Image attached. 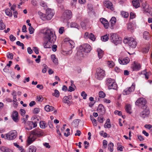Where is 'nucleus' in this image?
I'll use <instances>...</instances> for the list:
<instances>
[{"mask_svg":"<svg viewBox=\"0 0 152 152\" xmlns=\"http://www.w3.org/2000/svg\"><path fill=\"white\" fill-rule=\"evenodd\" d=\"M38 13L40 18L43 20L46 19L47 20L51 19L54 14L53 10L49 8L46 9L45 14H43L40 12H38Z\"/></svg>","mask_w":152,"mask_h":152,"instance_id":"obj_1","label":"nucleus"},{"mask_svg":"<svg viewBox=\"0 0 152 152\" xmlns=\"http://www.w3.org/2000/svg\"><path fill=\"white\" fill-rule=\"evenodd\" d=\"M45 40L48 41L51 43H54L56 37L54 32L51 29L46 30L45 33Z\"/></svg>","mask_w":152,"mask_h":152,"instance_id":"obj_2","label":"nucleus"},{"mask_svg":"<svg viewBox=\"0 0 152 152\" xmlns=\"http://www.w3.org/2000/svg\"><path fill=\"white\" fill-rule=\"evenodd\" d=\"M110 38L111 42L117 45L121 42V38L116 33L110 34Z\"/></svg>","mask_w":152,"mask_h":152,"instance_id":"obj_3","label":"nucleus"},{"mask_svg":"<svg viewBox=\"0 0 152 152\" xmlns=\"http://www.w3.org/2000/svg\"><path fill=\"white\" fill-rule=\"evenodd\" d=\"M106 83L109 89L117 90L118 89L117 85L114 80H113L111 78H107Z\"/></svg>","mask_w":152,"mask_h":152,"instance_id":"obj_4","label":"nucleus"},{"mask_svg":"<svg viewBox=\"0 0 152 152\" xmlns=\"http://www.w3.org/2000/svg\"><path fill=\"white\" fill-rule=\"evenodd\" d=\"M105 76V71L100 69H97L95 74V78L99 80H102Z\"/></svg>","mask_w":152,"mask_h":152,"instance_id":"obj_5","label":"nucleus"},{"mask_svg":"<svg viewBox=\"0 0 152 152\" xmlns=\"http://www.w3.org/2000/svg\"><path fill=\"white\" fill-rule=\"evenodd\" d=\"M141 7L144 12L148 13L152 17V8L150 7L148 4L146 2H143L142 4Z\"/></svg>","mask_w":152,"mask_h":152,"instance_id":"obj_6","label":"nucleus"},{"mask_svg":"<svg viewBox=\"0 0 152 152\" xmlns=\"http://www.w3.org/2000/svg\"><path fill=\"white\" fill-rule=\"evenodd\" d=\"M17 133L15 130L11 131L8 133L6 134V139L8 140H13L16 137Z\"/></svg>","mask_w":152,"mask_h":152,"instance_id":"obj_7","label":"nucleus"},{"mask_svg":"<svg viewBox=\"0 0 152 152\" xmlns=\"http://www.w3.org/2000/svg\"><path fill=\"white\" fill-rule=\"evenodd\" d=\"M31 133L36 137H40L43 136L44 134L42 130L39 129H36L31 131Z\"/></svg>","mask_w":152,"mask_h":152,"instance_id":"obj_8","label":"nucleus"},{"mask_svg":"<svg viewBox=\"0 0 152 152\" xmlns=\"http://www.w3.org/2000/svg\"><path fill=\"white\" fill-rule=\"evenodd\" d=\"M80 49L82 52L86 53H89L91 49V46L88 44H84L80 47Z\"/></svg>","mask_w":152,"mask_h":152,"instance_id":"obj_9","label":"nucleus"},{"mask_svg":"<svg viewBox=\"0 0 152 152\" xmlns=\"http://www.w3.org/2000/svg\"><path fill=\"white\" fill-rule=\"evenodd\" d=\"M72 15L71 11L69 10H66L64 12L62 17L64 20H68L71 18Z\"/></svg>","mask_w":152,"mask_h":152,"instance_id":"obj_10","label":"nucleus"},{"mask_svg":"<svg viewBox=\"0 0 152 152\" xmlns=\"http://www.w3.org/2000/svg\"><path fill=\"white\" fill-rule=\"evenodd\" d=\"M128 43L129 46L132 48H135L137 45L135 39L132 37H129L127 39Z\"/></svg>","mask_w":152,"mask_h":152,"instance_id":"obj_11","label":"nucleus"},{"mask_svg":"<svg viewBox=\"0 0 152 152\" xmlns=\"http://www.w3.org/2000/svg\"><path fill=\"white\" fill-rule=\"evenodd\" d=\"M146 101L145 99L142 98H141L137 99L135 102V104L139 106H143V108L147 107L146 105Z\"/></svg>","mask_w":152,"mask_h":152,"instance_id":"obj_12","label":"nucleus"},{"mask_svg":"<svg viewBox=\"0 0 152 152\" xmlns=\"http://www.w3.org/2000/svg\"><path fill=\"white\" fill-rule=\"evenodd\" d=\"M143 110L139 114L141 117L144 118L148 117L150 114V111L148 109L146 108H143Z\"/></svg>","mask_w":152,"mask_h":152,"instance_id":"obj_13","label":"nucleus"},{"mask_svg":"<svg viewBox=\"0 0 152 152\" xmlns=\"http://www.w3.org/2000/svg\"><path fill=\"white\" fill-rule=\"evenodd\" d=\"M135 85L133 84L131 87H129L128 88H126L124 90L123 92V94L124 95H128L131 93V92L134 91L135 89Z\"/></svg>","mask_w":152,"mask_h":152,"instance_id":"obj_14","label":"nucleus"},{"mask_svg":"<svg viewBox=\"0 0 152 152\" xmlns=\"http://www.w3.org/2000/svg\"><path fill=\"white\" fill-rule=\"evenodd\" d=\"M104 4L105 7L113 11L114 10L112 3L109 1H105L104 2Z\"/></svg>","mask_w":152,"mask_h":152,"instance_id":"obj_15","label":"nucleus"},{"mask_svg":"<svg viewBox=\"0 0 152 152\" xmlns=\"http://www.w3.org/2000/svg\"><path fill=\"white\" fill-rule=\"evenodd\" d=\"M11 117L14 121L16 122L18 121V113L17 111L15 110L13 111L11 115Z\"/></svg>","mask_w":152,"mask_h":152,"instance_id":"obj_16","label":"nucleus"},{"mask_svg":"<svg viewBox=\"0 0 152 152\" xmlns=\"http://www.w3.org/2000/svg\"><path fill=\"white\" fill-rule=\"evenodd\" d=\"M72 98V96L69 95L68 96H64L63 99V102L64 103L67 104L69 106H70L71 104V102L69 101V100Z\"/></svg>","mask_w":152,"mask_h":152,"instance_id":"obj_17","label":"nucleus"},{"mask_svg":"<svg viewBox=\"0 0 152 152\" xmlns=\"http://www.w3.org/2000/svg\"><path fill=\"white\" fill-rule=\"evenodd\" d=\"M67 39H65L64 43L62 44L66 45L68 47H69L71 49L74 48V43L71 40L66 41Z\"/></svg>","mask_w":152,"mask_h":152,"instance_id":"obj_18","label":"nucleus"},{"mask_svg":"<svg viewBox=\"0 0 152 152\" xmlns=\"http://www.w3.org/2000/svg\"><path fill=\"white\" fill-rule=\"evenodd\" d=\"M36 139V137L30 133V135L28 137L27 139V145L28 146L29 145L31 144Z\"/></svg>","mask_w":152,"mask_h":152,"instance_id":"obj_19","label":"nucleus"},{"mask_svg":"<svg viewBox=\"0 0 152 152\" xmlns=\"http://www.w3.org/2000/svg\"><path fill=\"white\" fill-rule=\"evenodd\" d=\"M97 110L99 113L103 115L104 113L105 110L104 106L102 104H99L97 108Z\"/></svg>","mask_w":152,"mask_h":152,"instance_id":"obj_20","label":"nucleus"},{"mask_svg":"<svg viewBox=\"0 0 152 152\" xmlns=\"http://www.w3.org/2000/svg\"><path fill=\"white\" fill-rule=\"evenodd\" d=\"M118 61L120 64L125 65L127 64L129 62V59L128 57H126L121 59H119Z\"/></svg>","mask_w":152,"mask_h":152,"instance_id":"obj_21","label":"nucleus"},{"mask_svg":"<svg viewBox=\"0 0 152 152\" xmlns=\"http://www.w3.org/2000/svg\"><path fill=\"white\" fill-rule=\"evenodd\" d=\"M54 43H51L48 41L45 40L43 45L44 48H51L52 45Z\"/></svg>","mask_w":152,"mask_h":152,"instance_id":"obj_22","label":"nucleus"},{"mask_svg":"<svg viewBox=\"0 0 152 152\" xmlns=\"http://www.w3.org/2000/svg\"><path fill=\"white\" fill-rule=\"evenodd\" d=\"M133 5L135 8H137L140 7L139 0H134L132 1Z\"/></svg>","mask_w":152,"mask_h":152,"instance_id":"obj_23","label":"nucleus"},{"mask_svg":"<svg viewBox=\"0 0 152 152\" xmlns=\"http://www.w3.org/2000/svg\"><path fill=\"white\" fill-rule=\"evenodd\" d=\"M50 58L53 62L56 64H58V60L56 58V55L54 54L50 56Z\"/></svg>","mask_w":152,"mask_h":152,"instance_id":"obj_24","label":"nucleus"},{"mask_svg":"<svg viewBox=\"0 0 152 152\" xmlns=\"http://www.w3.org/2000/svg\"><path fill=\"white\" fill-rule=\"evenodd\" d=\"M141 66L139 64H134L132 66L133 71H137L140 69Z\"/></svg>","mask_w":152,"mask_h":152,"instance_id":"obj_25","label":"nucleus"},{"mask_svg":"<svg viewBox=\"0 0 152 152\" xmlns=\"http://www.w3.org/2000/svg\"><path fill=\"white\" fill-rule=\"evenodd\" d=\"M125 110L127 113L130 114L132 113L131 111V106L129 104H127L126 105L125 107Z\"/></svg>","mask_w":152,"mask_h":152,"instance_id":"obj_26","label":"nucleus"},{"mask_svg":"<svg viewBox=\"0 0 152 152\" xmlns=\"http://www.w3.org/2000/svg\"><path fill=\"white\" fill-rule=\"evenodd\" d=\"M27 127L26 128V129L28 130H30L31 129L33 128V122L32 121H28L27 123Z\"/></svg>","mask_w":152,"mask_h":152,"instance_id":"obj_27","label":"nucleus"},{"mask_svg":"<svg viewBox=\"0 0 152 152\" xmlns=\"http://www.w3.org/2000/svg\"><path fill=\"white\" fill-rule=\"evenodd\" d=\"M97 51L98 52V56L99 59L102 58L103 55V51L100 48L97 49Z\"/></svg>","mask_w":152,"mask_h":152,"instance_id":"obj_28","label":"nucleus"},{"mask_svg":"<svg viewBox=\"0 0 152 152\" xmlns=\"http://www.w3.org/2000/svg\"><path fill=\"white\" fill-rule=\"evenodd\" d=\"M45 109L47 112L52 111L54 110V107L52 106H50L49 105H47L45 107Z\"/></svg>","mask_w":152,"mask_h":152,"instance_id":"obj_29","label":"nucleus"},{"mask_svg":"<svg viewBox=\"0 0 152 152\" xmlns=\"http://www.w3.org/2000/svg\"><path fill=\"white\" fill-rule=\"evenodd\" d=\"M143 37L146 40H148L149 39L150 37L149 33L147 31H145L143 34Z\"/></svg>","mask_w":152,"mask_h":152,"instance_id":"obj_30","label":"nucleus"},{"mask_svg":"<svg viewBox=\"0 0 152 152\" xmlns=\"http://www.w3.org/2000/svg\"><path fill=\"white\" fill-rule=\"evenodd\" d=\"M104 126L105 128H110L111 125L110 124V120L109 119H108L106 120V123L104 124Z\"/></svg>","mask_w":152,"mask_h":152,"instance_id":"obj_31","label":"nucleus"},{"mask_svg":"<svg viewBox=\"0 0 152 152\" xmlns=\"http://www.w3.org/2000/svg\"><path fill=\"white\" fill-rule=\"evenodd\" d=\"M109 34H106L102 36L101 37V39L103 42H106L109 39Z\"/></svg>","mask_w":152,"mask_h":152,"instance_id":"obj_32","label":"nucleus"},{"mask_svg":"<svg viewBox=\"0 0 152 152\" xmlns=\"http://www.w3.org/2000/svg\"><path fill=\"white\" fill-rule=\"evenodd\" d=\"M0 149L3 152H12L11 150H9L8 148L4 146L1 147L0 148Z\"/></svg>","mask_w":152,"mask_h":152,"instance_id":"obj_33","label":"nucleus"},{"mask_svg":"<svg viewBox=\"0 0 152 152\" xmlns=\"http://www.w3.org/2000/svg\"><path fill=\"white\" fill-rule=\"evenodd\" d=\"M5 12L6 14L9 17H12V13L9 9H7L5 10Z\"/></svg>","mask_w":152,"mask_h":152,"instance_id":"obj_34","label":"nucleus"},{"mask_svg":"<svg viewBox=\"0 0 152 152\" xmlns=\"http://www.w3.org/2000/svg\"><path fill=\"white\" fill-rule=\"evenodd\" d=\"M6 26L3 23L2 20H0V29L1 30H3L5 28Z\"/></svg>","mask_w":152,"mask_h":152,"instance_id":"obj_35","label":"nucleus"},{"mask_svg":"<svg viewBox=\"0 0 152 152\" xmlns=\"http://www.w3.org/2000/svg\"><path fill=\"white\" fill-rule=\"evenodd\" d=\"M37 148L35 147L33 145H31L29 147L28 152H35Z\"/></svg>","mask_w":152,"mask_h":152,"instance_id":"obj_36","label":"nucleus"},{"mask_svg":"<svg viewBox=\"0 0 152 152\" xmlns=\"http://www.w3.org/2000/svg\"><path fill=\"white\" fill-rule=\"evenodd\" d=\"M113 144L112 142H110L108 145V149L110 152H113Z\"/></svg>","mask_w":152,"mask_h":152,"instance_id":"obj_37","label":"nucleus"},{"mask_svg":"<svg viewBox=\"0 0 152 152\" xmlns=\"http://www.w3.org/2000/svg\"><path fill=\"white\" fill-rule=\"evenodd\" d=\"M40 128L42 129H44L46 127V124L44 121H41L39 123Z\"/></svg>","mask_w":152,"mask_h":152,"instance_id":"obj_38","label":"nucleus"},{"mask_svg":"<svg viewBox=\"0 0 152 152\" xmlns=\"http://www.w3.org/2000/svg\"><path fill=\"white\" fill-rule=\"evenodd\" d=\"M99 96L100 98H103L105 96V94L103 91H100L99 93Z\"/></svg>","mask_w":152,"mask_h":152,"instance_id":"obj_39","label":"nucleus"},{"mask_svg":"<svg viewBox=\"0 0 152 152\" xmlns=\"http://www.w3.org/2000/svg\"><path fill=\"white\" fill-rule=\"evenodd\" d=\"M110 22L112 26L114 25L116 22V19L115 17H112L111 18Z\"/></svg>","mask_w":152,"mask_h":152,"instance_id":"obj_40","label":"nucleus"},{"mask_svg":"<svg viewBox=\"0 0 152 152\" xmlns=\"http://www.w3.org/2000/svg\"><path fill=\"white\" fill-rule=\"evenodd\" d=\"M121 15L123 17L125 18H127L129 16V13L124 11H122L121 12Z\"/></svg>","mask_w":152,"mask_h":152,"instance_id":"obj_41","label":"nucleus"},{"mask_svg":"<svg viewBox=\"0 0 152 152\" xmlns=\"http://www.w3.org/2000/svg\"><path fill=\"white\" fill-rule=\"evenodd\" d=\"M53 96L57 97H58L59 96V92L57 90H55L54 91V93L52 94Z\"/></svg>","mask_w":152,"mask_h":152,"instance_id":"obj_42","label":"nucleus"},{"mask_svg":"<svg viewBox=\"0 0 152 152\" xmlns=\"http://www.w3.org/2000/svg\"><path fill=\"white\" fill-rule=\"evenodd\" d=\"M89 38L92 41H94L96 39L94 35L92 33H90L89 35Z\"/></svg>","mask_w":152,"mask_h":152,"instance_id":"obj_43","label":"nucleus"},{"mask_svg":"<svg viewBox=\"0 0 152 152\" xmlns=\"http://www.w3.org/2000/svg\"><path fill=\"white\" fill-rule=\"evenodd\" d=\"M107 64L109 67L110 68H112L114 66V63L113 61H108L107 62Z\"/></svg>","mask_w":152,"mask_h":152,"instance_id":"obj_44","label":"nucleus"},{"mask_svg":"<svg viewBox=\"0 0 152 152\" xmlns=\"http://www.w3.org/2000/svg\"><path fill=\"white\" fill-rule=\"evenodd\" d=\"M16 44L19 46L22 47V49L24 50V45L23 43L20 42L19 41H17L16 42Z\"/></svg>","mask_w":152,"mask_h":152,"instance_id":"obj_45","label":"nucleus"},{"mask_svg":"<svg viewBox=\"0 0 152 152\" xmlns=\"http://www.w3.org/2000/svg\"><path fill=\"white\" fill-rule=\"evenodd\" d=\"M40 111L39 108L36 107L34 108L33 110V113L35 114L38 113Z\"/></svg>","mask_w":152,"mask_h":152,"instance_id":"obj_46","label":"nucleus"},{"mask_svg":"<svg viewBox=\"0 0 152 152\" xmlns=\"http://www.w3.org/2000/svg\"><path fill=\"white\" fill-rule=\"evenodd\" d=\"M81 95L83 97V98L84 99H86L87 94L85 93V91H83L82 92Z\"/></svg>","mask_w":152,"mask_h":152,"instance_id":"obj_47","label":"nucleus"},{"mask_svg":"<svg viewBox=\"0 0 152 152\" xmlns=\"http://www.w3.org/2000/svg\"><path fill=\"white\" fill-rule=\"evenodd\" d=\"M37 100L39 102H42L43 100V97L42 96H38L37 98Z\"/></svg>","mask_w":152,"mask_h":152,"instance_id":"obj_48","label":"nucleus"},{"mask_svg":"<svg viewBox=\"0 0 152 152\" xmlns=\"http://www.w3.org/2000/svg\"><path fill=\"white\" fill-rule=\"evenodd\" d=\"M29 33L30 34H32L34 33V29L32 27L30 26L29 28Z\"/></svg>","mask_w":152,"mask_h":152,"instance_id":"obj_49","label":"nucleus"},{"mask_svg":"<svg viewBox=\"0 0 152 152\" xmlns=\"http://www.w3.org/2000/svg\"><path fill=\"white\" fill-rule=\"evenodd\" d=\"M9 38L11 41H14L16 39V37L12 34L10 35Z\"/></svg>","mask_w":152,"mask_h":152,"instance_id":"obj_50","label":"nucleus"},{"mask_svg":"<svg viewBox=\"0 0 152 152\" xmlns=\"http://www.w3.org/2000/svg\"><path fill=\"white\" fill-rule=\"evenodd\" d=\"M40 5L45 8L47 7L46 4L44 1H42L40 2Z\"/></svg>","mask_w":152,"mask_h":152,"instance_id":"obj_51","label":"nucleus"},{"mask_svg":"<svg viewBox=\"0 0 152 152\" xmlns=\"http://www.w3.org/2000/svg\"><path fill=\"white\" fill-rule=\"evenodd\" d=\"M33 50L36 54H39V50L38 48L37 47H34L33 48Z\"/></svg>","mask_w":152,"mask_h":152,"instance_id":"obj_52","label":"nucleus"},{"mask_svg":"<svg viewBox=\"0 0 152 152\" xmlns=\"http://www.w3.org/2000/svg\"><path fill=\"white\" fill-rule=\"evenodd\" d=\"M70 129L69 128H67L66 129V131L67 132V133L66 134V133H64V135L65 136L67 137L70 134V132H69Z\"/></svg>","mask_w":152,"mask_h":152,"instance_id":"obj_53","label":"nucleus"},{"mask_svg":"<svg viewBox=\"0 0 152 152\" xmlns=\"http://www.w3.org/2000/svg\"><path fill=\"white\" fill-rule=\"evenodd\" d=\"M107 140H104L103 141V147L104 148H105L107 147Z\"/></svg>","mask_w":152,"mask_h":152,"instance_id":"obj_54","label":"nucleus"},{"mask_svg":"<svg viewBox=\"0 0 152 152\" xmlns=\"http://www.w3.org/2000/svg\"><path fill=\"white\" fill-rule=\"evenodd\" d=\"M100 21L103 25L105 23H107V21L106 19L103 18L100 19Z\"/></svg>","mask_w":152,"mask_h":152,"instance_id":"obj_55","label":"nucleus"},{"mask_svg":"<svg viewBox=\"0 0 152 152\" xmlns=\"http://www.w3.org/2000/svg\"><path fill=\"white\" fill-rule=\"evenodd\" d=\"M52 50L54 52H56L57 50V46L56 45H52Z\"/></svg>","mask_w":152,"mask_h":152,"instance_id":"obj_56","label":"nucleus"},{"mask_svg":"<svg viewBox=\"0 0 152 152\" xmlns=\"http://www.w3.org/2000/svg\"><path fill=\"white\" fill-rule=\"evenodd\" d=\"M103 119V118L99 116L98 118V121L99 123H102L104 121Z\"/></svg>","mask_w":152,"mask_h":152,"instance_id":"obj_57","label":"nucleus"},{"mask_svg":"<svg viewBox=\"0 0 152 152\" xmlns=\"http://www.w3.org/2000/svg\"><path fill=\"white\" fill-rule=\"evenodd\" d=\"M71 26L72 27H74L78 28L79 26L77 24L75 23H72L71 24Z\"/></svg>","mask_w":152,"mask_h":152,"instance_id":"obj_58","label":"nucleus"},{"mask_svg":"<svg viewBox=\"0 0 152 152\" xmlns=\"http://www.w3.org/2000/svg\"><path fill=\"white\" fill-rule=\"evenodd\" d=\"M114 113L116 115H118L119 116L122 115V112L118 110H116L114 112Z\"/></svg>","mask_w":152,"mask_h":152,"instance_id":"obj_59","label":"nucleus"},{"mask_svg":"<svg viewBox=\"0 0 152 152\" xmlns=\"http://www.w3.org/2000/svg\"><path fill=\"white\" fill-rule=\"evenodd\" d=\"M7 57L8 58L12 59L13 58V54L12 53H9V55H7Z\"/></svg>","mask_w":152,"mask_h":152,"instance_id":"obj_60","label":"nucleus"},{"mask_svg":"<svg viewBox=\"0 0 152 152\" xmlns=\"http://www.w3.org/2000/svg\"><path fill=\"white\" fill-rule=\"evenodd\" d=\"M64 31V28L63 27H61L59 29V32L60 34L63 33Z\"/></svg>","mask_w":152,"mask_h":152,"instance_id":"obj_61","label":"nucleus"},{"mask_svg":"<svg viewBox=\"0 0 152 152\" xmlns=\"http://www.w3.org/2000/svg\"><path fill=\"white\" fill-rule=\"evenodd\" d=\"M135 16V14L133 12H131L130 13V18L131 19H133L134 18Z\"/></svg>","mask_w":152,"mask_h":152,"instance_id":"obj_62","label":"nucleus"},{"mask_svg":"<svg viewBox=\"0 0 152 152\" xmlns=\"http://www.w3.org/2000/svg\"><path fill=\"white\" fill-rule=\"evenodd\" d=\"M149 49V48L148 47L147 48H145L143 49V51L144 53H148Z\"/></svg>","mask_w":152,"mask_h":152,"instance_id":"obj_63","label":"nucleus"},{"mask_svg":"<svg viewBox=\"0 0 152 152\" xmlns=\"http://www.w3.org/2000/svg\"><path fill=\"white\" fill-rule=\"evenodd\" d=\"M22 31L24 32H27L26 27L25 25H23L22 27Z\"/></svg>","mask_w":152,"mask_h":152,"instance_id":"obj_64","label":"nucleus"}]
</instances>
